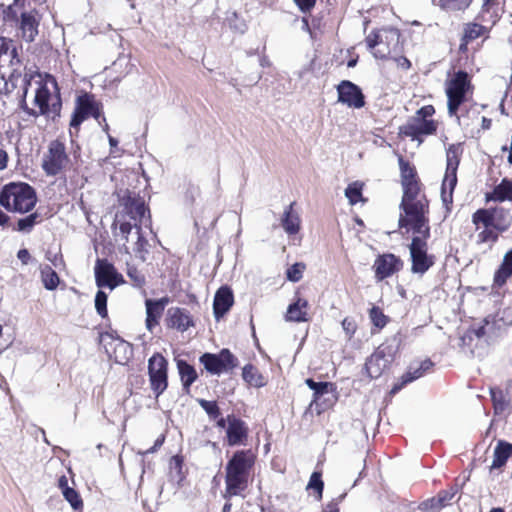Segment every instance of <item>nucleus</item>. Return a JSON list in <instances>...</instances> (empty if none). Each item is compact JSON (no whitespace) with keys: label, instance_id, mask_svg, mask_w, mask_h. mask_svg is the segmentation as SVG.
<instances>
[{"label":"nucleus","instance_id":"f257e3e1","mask_svg":"<svg viewBox=\"0 0 512 512\" xmlns=\"http://www.w3.org/2000/svg\"><path fill=\"white\" fill-rule=\"evenodd\" d=\"M21 62L13 40L0 38V93H11L19 85L24 87V96L30 82L22 78Z\"/></svg>","mask_w":512,"mask_h":512},{"label":"nucleus","instance_id":"f03ea898","mask_svg":"<svg viewBox=\"0 0 512 512\" xmlns=\"http://www.w3.org/2000/svg\"><path fill=\"white\" fill-rule=\"evenodd\" d=\"M37 203L35 189L24 182H11L0 190V205L8 212L25 214Z\"/></svg>","mask_w":512,"mask_h":512},{"label":"nucleus","instance_id":"7ed1b4c3","mask_svg":"<svg viewBox=\"0 0 512 512\" xmlns=\"http://www.w3.org/2000/svg\"><path fill=\"white\" fill-rule=\"evenodd\" d=\"M400 32L396 28L372 31L365 39L366 45L376 59H387L399 51Z\"/></svg>","mask_w":512,"mask_h":512},{"label":"nucleus","instance_id":"20e7f679","mask_svg":"<svg viewBox=\"0 0 512 512\" xmlns=\"http://www.w3.org/2000/svg\"><path fill=\"white\" fill-rule=\"evenodd\" d=\"M399 344L400 341L398 338L393 337L381 344L367 359L365 367L371 378L380 377L382 373L389 368L398 352Z\"/></svg>","mask_w":512,"mask_h":512},{"label":"nucleus","instance_id":"39448f33","mask_svg":"<svg viewBox=\"0 0 512 512\" xmlns=\"http://www.w3.org/2000/svg\"><path fill=\"white\" fill-rule=\"evenodd\" d=\"M470 87L468 74L464 71L455 73L454 77L446 84L448 114L451 117H455L458 124L461 123V118L457 112L460 105L466 100Z\"/></svg>","mask_w":512,"mask_h":512},{"label":"nucleus","instance_id":"423d86ee","mask_svg":"<svg viewBox=\"0 0 512 512\" xmlns=\"http://www.w3.org/2000/svg\"><path fill=\"white\" fill-rule=\"evenodd\" d=\"M461 153L460 144H452L446 151V171L441 186V199L446 206L453 201V191L457 184V169Z\"/></svg>","mask_w":512,"mask_h":512},{"label":"nucleus","instance_id":"0eeeda50","mask_svg":"<svg viewBox=\"0 0 512 512\" xmlns=\"http://www.w3.org/2000/svg\"><path fill=\"white\" fill-rule=\"evenodd\" d=\"M472 221L476 225L477 231L481 226H491L495 230L503 232L510 227L512 217L510 212L503 208L479 209L473 214Z\"/></svg>","mask_w":512,"mask_h":512},{"label":"nucleus","instance_id":"6e6552de","mask_svg":"<svg viewBox=\"0 0 512 512\" xmlns=\"http://www.w3.org/2000/svg\"><path fill=\"white\" fill-rule=\"evenodd\" d=\"M69 157L62 142L54 140L49 144L48 151L44 154L42 168L49 176L59 174L68 164Z\"/></svg>","mask_w":512,"mask_h":512},{"label":"nucleus","instance_id":"1a4fd4ad","mask_svg":"<svg viewBox=\"0 0 512 512\" xmlns=\"http://www.w3.org/2000/svg\"><path fill=\"white\" fill-rule=\"evenodd\" d=\"M411 272L425 274L435 263V257L428 254V245L418 238H412L409 245Z\"/></svg>","mask_w":512,"mask_h":512},{"label":"nucleus","instance_id":"9d476101","mask_svg":"<svg viewBox=\"0 0 512 512\" xmlns=\"http://www.w3.org/2000/svg\"><path fill=\"white\" fill-rule=\"evenodd\" d=\"M167 360L159 353L154 354L148 362L151 389L158 398L167 388Z\"/></svg>","mask_w":512,"mask_h":512},{"label":"nucleus","instance_id":"9b49d317","mask_svg":"<svg viewBox=\"0 0 512 512\" xmlns=\"http://www.w3.org/2000/svg\"><path fill=\"white\" fill-rule=\"evenodd\" d=\"M94 272L98 288L108 287L110 290H113L118 285L124 283L123 276L106 259H97Z\"/></svg>","mask_w":512,"mask_h":512},{"label":"nucleus","instance_id":"f8f14e48","mask_svg":"<svg viewBox=\"0 0 512 512\" xmlns=\"http://www.w3.org/2000/svg\"><path fill=\"white\" fill-rule=\"evenodd\" d=\"M89 116L98 118L99 112L94 97L85 93L77 98L76 107L70 121V127L78 129L80 124Z\"/></svg>","mask_w":512,"mask_h":512},{"label":"nucleus","instance_id":"ddd939ff","mask_svg":"<svg viewBox=\"0 0 512 512\" xmlns=\"http://www.w3.org/2000/svg\"><path fill=\"white\" fill-rule=\"evenodd\" d=\"M403 267V261L392 253L379 255L373 264L375 278L382 281L399 272Z\"/></svg>","mask_w":512,"mask_h":512},{"label":"nucleus","instance_id":"4468645a","mask_svg":"<svg viewBox=\"0 0 512 512\" xmlns=\"http://www.w3.org/2000/svg\"><path fill=\"white\" fill-rule=\"evenodd\" d=\"M338 101L352 108H362L365 105L361 89L351 81L343 80L337 86Z\"/></svg>","mask_w":512,"mask_h":512},{"label":"nucleus","instance_id":"2eb2a0df","mask_svg":"<svg viewBox=\"0 0 512 512\" xmlns=\"http://www.w3.org/2000/svg\"><path fill=\"white\" fill-rule=\"evenodd\" d=\"M436 128V123L433 120L413 117L400 128V132L405 136L411 137L412 140H417L420 144L422 142L420 137L433 134Z\"/></svg>","mask_w":512,"mask_h":512},{"label":"nucleus","instance_id":"dca6fc26","mask_svg":"<svg viewBox=\"0 0 512 512\" xmlns=\"http://www.w3.org/2000/svg\"><path fill=\"white\" fill-rule=\"evenodd\" d=\"M255 462V455L251 450H240L234 453L226 465V470L235 474L249 477V472Z\"/></svg>","mask_w":512,"mask_h":512},{"label":"nucleus","instance_id":"f3484780","mask_svg":"<svg viewBox=\"0 0 512 512\" xmlns=\"http://www.w3.org/2000/svg\"><path fill=\"white\" fill-rule=\"evenodd\" d=\"M507 322H504L503 319L497 320L495 316H488L484 318L482 321L474 323L468 331V336L471 338L475 336L476 338H482L484 336H494L497 331L502 329Z\"/></svg>","mask_w":512,"mask_h":512},{"label":"nucleus","instance_id":"a211bd4d","mask_svg":"<svg viewBox=\"0 0 512 512\" xmlns=\"http://www.w3.org/2000/svg\"><path fill=\"white\" fill-rule=\"evenodd\" d=\"M433 367V362L430 359H425L421 362L412 363L409 369L401 377V382L397 383L391 389V393L395 394L400 391L406 384L422 377L427 371Z\"/></svg>","mask_w":512,"mask_h":512},{"label":"nucleus","instance_id":"6ab92c4d","mask_svg":"<svg viewBox=\"0 0 512 512\" xmlns=\"http://www.w3.org/2000/svg\"><path fill=\"white\" fill-rule=\"evenodd\" d=\"M400 207L403 209L405 215L400 219H414L421 217H428L429 204L426 197H420L417 200L401 202Z\"/></svg>","mask_w":512,"mask_h":512},{"label":"nucleus","instance_id":"aec40b11","mask_svg":"<svg viewBox=\"0 0 512 512\" xmlns=\"http://www.w3.org/2000/svg\"><path fill=\"white\" fill-rule=\"evenodd\" d=\"M399 226L409 227V229L414 234L413 238H418L424 241V243H427V240L430 238V226L428 217L399 219Z\"/></svg>","mask_w":512,"mask_h":512},{"label":"nucleus","instance_id":"412c9836","mask_svg":"<svg viewBox=\"0 0 512 512\" xmlns=\"http://www.w3.org/2000/svg\"><path fill=\"white\" fill-rule=\"evenodd\" d=\"M226 490L223 495L225 499H230L232 496L241 495L248 486V478L241 474H235L226 470L225 476Z\"/></svg>","mask_w":512,"mask_h":512},{"label":"nucleus","instance_id":"4be33fe9","mask_svg":"<svg viewBox=\"0 0 512 512\" xmlns=\"http://www.w3.org/2000/svg\"><path fill=\"white\" fill-rule=\"evenodd\" d=\"M126 214L134 221L143 223L147 208L140 197L127 195L122 198Z\"/></svg>","mask_w":512,"mask_h":512},{"label":"nucleus","instance_id":"5701e85b","mask_svg":"<svg viewBox=\"0 0 512 512\" xmlns=\"http://www.w3.org/2000/svg\"><path fill=\"white\" fill-rule=\"evenodd\" d=\"M38 87L36 89L34 102L39 107V114L49 115L51 112L56 113L60 109V103H53L52 107L49 106V100L51 97L49 89L37 82Z\"/></svg>","mask_w":512,"mask_h":512},{"label":"nucleus","instance_id":"b1692460","mask_svg":"<svg viewBox=\"0 0 512 512\" xmlns=\"http://www.w3.org/2000/svg\"><path fill=\"white\" fill-rule=\"evenodd\" d=\"M247 437V427L245 423L235 418L234 416H228V427H227V438L230 446L240 444L243 439Z\"/></svg>","mask_w":512,"mask_h":512},{"label":"nucleus","instance_id":"393cba45","mask_svg":"<svg viewBox=\"0 0 512 512\" xmlns=\"http://www.w3.org/2000/svg\"><path fill=\"white\" fill-rule=\"evenodd\" d=\"M168 326L179 331H186L193 325L189 312L182 308H170L168 310Z\"/></svg>","mask_w":512,"mask_h":512},{"label":"nucleus","instance_id":"a878e982","mask_svg":"<svg viewBox=\"0 0 512 512\" xmlns=\"http://www.w3.org/2000/svg\"><path fill=\"white\" fill-rule=\"evenodd\" d=\"M309 303L306 299L298 297L291 303L286 312L285 319L289 322H307Z\"/></svg>","mask_w":512,"mask_h":512},{"label":"nucleus","instance_id":"bb28decb","mask_svg":"<svg viewBox=\"0 0 512 512\" xmlns=\"http://www.w3.org/2000/svg\"><path fill=\"white\" fill-rule=\"evenodd\" d=\"M39 20L32 12H23L20 20L22 38L27 42H33L38 35Z\"/></svg>","mask_w":512,"mask_h":512},{"label":"nucleus","instance_id":"cd10ccee","mask_svg":"<svg viewBox=\"0 0 512 512\" xmlns=\"http://www.w3.org/2000/svg\"><path fill=\"white\" fill-rule=\"evenodd\" d=\"M233 304V293L228 287H221L215 294L213 309L216 318L223 316Z\"/></svg>","mask_w":512,"mask_h":512},{"label":"nucleus","instance_id":"c85d7f7f","mask_svg":"<svg viewBox=\"0 0 512 512\" xmlns=\"http://www.w3.org/2000/svg\"><path fill=\"white\" fill-rule=\"evenodd\" d=\"M456 491H441L436 497L429 498L419 505V509L422 512H434L440 511L443 507H445L449 501L453 499Z\"/></svg>","mask_w":512,"mask_h":512},{"label":"nucleus","instance_id":"c756f323","mask_svg":"<svg viewBox=\"0 0 512 512\" xmlns=\"http://www.w3.org/2000/svg\"><path fill=\"white\" fill-rule=\"evenodd\" d=\"M512 276V248L508 250L502 260L501 265L494 274L493 284L502 287Z\"/></svg>","mask_w":512,"mask_h":512},{"label":"nucleus","instance_id":"7c9ffc66","mask_svg":"<svg viewBox=\"0 0 512 512\" xmlns=\"http://www.w3.org/2000/svg\"><path fill=\"white\" fill-rule=\"evenodd\" d=\"M294 204L295 203L293 202L286 207L281 218V225L284 231L289 235H295L300 230L301 221L298 213L293 210Z\"/></svg>","mask_w":512,"mask_h":512},{"label":"nucleus","instance_id":"2f4dec72","mask_svg":"<svg viewBox=\"0 0 512 512\" xmlns=\"http://www.w3.org/2000/svg\"><path fill=\"white\" fill-rule=\"evenodd\" d=\"M512 454V444L500 440L498 441L494 453H493V461L490 469H499L503 467Z\"/></svg>","mask_w":512,"mask_h":512},{"label":"nucleus","instance_id":"473e14b6","mask_svg":"<svg viewBox=\"0 0 512 512\" xmlns=\"http://www.w3.org/2000/svg\"><path fill=\"white\" fill-rule=\"evenodd\" d=\"M178 372L186 392L189 391L190 386L195 382L198 375L194 367L184 360H177Z\"/></svg>","mask_w":512,"mask_h":512},{"label":"nucleus","instance_id":"72a5a7b5","mask_svg":"<svg viewBox=\"0 0 512 512\" xmlns=\"http://www.w3.org/2000/svg\"><path fill=\"white\" fill-rule=\"evenodd\" d=\"M490 199L494 201L504 202L512 201V180L504 178L495 186Z\"/></svg>","mask_w":512,"mask_h":512},{"label":"nucleus","instance_id":"f704fd0d","mask_svg":"<svg viewBox=\"0 0 512 512\" xmlns=\"http://www.w3.org/2000/svg\"><path fill=\"white\" fill-rule=\"evenodd\" d=\"M146 306V328L152 332L153 328L158 325L159 319L162 316V308L161 306L156 307L154 303H152V299H147L145 301Z\"/></svg>","mask_w":512,"mask_h":512},{"label":"nucleus","instance_id":"c9c22d12","mask_svg":"<svg viewBox=\"0 0 512 512\" xmlns=\"http://www.w3.org/2000/svg\"><path fill=\"white\" fill-rule=\"evenodd\" d=\"M243 379L251 386L263 387L266 384L264 376L253 365H246L242 371Z\"/></svg>","mask_w":512,"mask_h":512},{"label":"nucleus","instance_id":"e433bc0d","mask_svg":"<svg viewBox=\"0 0 512 512\" xmlns=\"http://www.w3.org/2000/svg\"><path fill=\"white\" fill-rule=\"evenodd\" d=\"M200 362L211 374L219 375L224 372L218 354L205 353L200 357Z\"/></svg>","mask_w":512,"mask_h":512},{"label":"nucleus","instance_id":"4c0bfd02","mask_svg":"<svg viewBox=\"0 0 512 512\" xmlns=\"http://www.w3.org/2000/svg\"><path fill=\"white\" fill-rule=\"evenodd\" d=\"M483 229L476 235V243L478 245L487 244L491 248L498 240V233L491 226H482Z\"/></svg>","mask_w":512,"mask_h":512},{"label":"nucleus","instance_id":"58836bf2","mask_svg":"<svg viewBox=\"0 0 512 512\" xmlns=\"http://www.w3.org/2000/svg\"><path fill=\"white\" fill-rule=\"evenodd\" d=\"M41 277L44 287L47 290H54L59 284V277L57 273L48 265L41 269Z\"/></svg>","mask_w":512,"mask_h":512},{"label":"nucleus","instance_id":"ea45409f","mask_svg":"<svg viewBox=\"0 0 512 512\" xmlns=\"http://www.w3.org/2000/svg\"><path fill=\"white\" fill-rule=\"evenodd\" d=\"M485 32V27L477 24V23H470L467 24L464 30V36L463 40L465 43L461 44V49L470 41H473L480 36H482Z\"/></svg>","mask_w":512,"mask_h":512},{"label":"nucleus","instance_id":"a19ab883","mask_svg":"<svg viewBox=\"0 0 512 512\" xmlns=\"http://www.w3.org/2000/svg\"><path fill=\"white\" fill-rule=\"evenodd\" d=\"M403 186V197L401 202H407L411 200L420 199V197H426L424 194L420 192V187L418 181L416 182H408Z\"/></svg>","mask_w":512,"mask_h":512},{"label":"nucleus","instance_id":"79ce46f5","mask_svg":"<svg viewBox=\"0 0 512 512\" xmlns=\"http://www.w3.org/2000/svg\"><path fill=\"white\" fill-rule=\"evenodd\" d=\"M362 189L363 184L358 181L349 184L348 187L345 189V196L347 197L351 205H355L363 200Z\"/></svg>","mask_w":512,"mask_h":512},{"label":"nucleus","instance_id":"37998d69","mask_svg":"<svg viewBox=\"0 0 512 512\" xmlns=\"http://www.w3.org/2000/svg\"><path fill=\"white\" fill-rule=\"evenodd\" d=\"M399 166L402 185L407 184L408 182L417 181L415 169L409 164V162L404 161L402 157L399 158Z\"/></svg>","mask_w":512,"mask_h":512},{"label":"nucleus","instance_id":"c03bdc74","mask_svg":"<svg viewBox=\"0 0 512 512\" xmlns=\"http://www.w3.org/2000/svg\"><path fill=\"white\" fill-rule=\"evenodd\" d=\"M218 357L224 372L229 371L238 365L237 358L228 349H222L219 352Z\"/></svg>","mask_w":512,"mask_h":512},{"label":"nucleus","instance_id":"a18cd8bd","mask_svg":"<svg viewBox=\"0 0 512 512\" xmlns=\"http://www.w3.org/2000/svg\"><path fill=\"white\" fill-rule=\"evenodd\" d=\"M39 218L37 212L31 213L28 216L21 218L17 221V230L24 233L32 231Z\"/></svg>","mask_w":512,"mask_h":512},{"label":"nucleus","instance_id":"49530a36","mask_svg":"<svg viewBox=\"0 0 512 512\" xmlns=\"http://www.w3.org/2000/svg\"><path fill=\"white\" fill-rule=\"evenodd\" d=\"M115 223H119V231L122 235V240L124 241V244L128 242V236L131 233L132 229L136 228V231H138V228H140L138 222L134 221V223H131L129 221L122 220L119 215L116 216Z\"/></svg>","mask_w":512,"mask_h":512},{"label":"nucleus","instance_id":"de8ad7c7","mask_svg":"<svg viewBox=\"0 0 512 512\" xmlns=\"http://www.w3.org/2000/svg\"><path fill=\"white\" fill-rule=\"evenodd\" d=\"M472 0H439L440 6L445 10H464L471 4Z\"/></svg>","mask_w":512,"mask_h":512},{"label":"nucleus","instance_id":"09e8293b","mask_svg":"<svg viewBox=\"0 0 512 512\" xmlns=\"http://www.w3.org/2000/svg\"><path fill=\"white\" fill-rule=\"evenodd\" d=\"M305 383L307 386L314 391V401H317L320 396L328 392V382H315L313 379H306Z\"/></svg>","mask_w":512,"mask_h":512},{"label":"nucleus","instance_id":"8fccbe9b","mask_svg":"<svg viewBox=\"0 0 512 512\" xmlns=\"http://www.w3.org/2000/svg\"><path fill=\"white\" fill-rule=\"evenodd\" d=\"M137 234V242L135 247V253L136 255L142 260L145 261L148 251V241L141 235V228H138V231H136Z\"/></svg>","mask_w":512,"mask_h":512},{"label":"nucleus","instance_id":"3c124183","mask_svg":"<svg viewBox=\"0 0 512 512\" xmlns=\"http://www.w3.org/2000/svg\"><path fill=\"white\" fill-rule=\"evenodd\" d=\"M63 496L70 503L71 507L74 510L82 509L83 501L76 490H74L73 488L65 489V491H63Z\"/></svg>","mask_w":512,"mask_h":512},{"label":"nucleus","instance_id":"603ef678","mask_svg":"<svg viewBox=\"0 0 512 512\" xmlns=\"http://www.w3.org/2000/svg\"><path fill=\"white\" fill-rule=\"evenodd\" d=\"M107 294L102 291L98 290L95 296V309L97 313L102 317H107Z\"/></svg>","mask_w":512,"mask_h":512},{"label":"nucleus","instance_id":"864d4df0","mask_svg":"<svg viewBox=\"0 0 512 512\" xmlns=\"http://www.w3.org/2000/svg\"><path fill=\"white\" fill-rule=\"evenodd\" d=\"M199 405L208 414L210 419H217L220 415V409L215 401H208L205 399L198 400Z\"/></svg>","mask_w":512,"mask_h":512},{"label":"nucleus","instance_id":"5fc2aeb1","mask_svg":"<svg viewBox=\"0 0 512 512\" xmlns=\"http://www.w3.org/2000/svg\"><path fill=\"white\" fill-rule=\"evenodd\" d=\"M370 319L374 326L383 328L387 324V317L383 314L379 307L373 306L369 313Z\"/></svg>","mask_w":512,"mask_h":512},{"label":"nucleus","instance_id":"6e6d98bb","mask_svg":"<svg viewBox=\"0 0 512 512\" xmlns=\"http://www.w3.org/2000/svg\"><path fill=\"white\" fill-rule=\"evenodd\" d=\"M226 21L231 29L238 33H244L246 30V24L238 19V15L236 12H231L230 15L226 17Z\"/></svg>","mask_w":512,"mask_h":512},{"label":"nucleus","instance_id":"4d7b16f0","mask_svg":"<svg viewBox=\"0 0 512 512\" xmlns=\"http://www.w3.org/2000/svg\"><path fill=\"white\" fill-rule=\"evenodd\" d=\"M127 275L135 286L142 287L145 284V276L136 267L128 265Z\"/></svg>","mask_w":512,"mask_h":512},{"label":"nucleus","instance_id":"13d9d810","mask_svg":"<svg viewBox=\"0 0 512 512\" xmlns=\"http://www.w3.org/2000/svg\"><path fill=\"white\" fill-rule=\"evenodd\" d=\"M305 265L302 263H295L287 269V278L292 282H298L302 278Z\"/></svg>","mask_w":512,"mask_h":512},{"label":"nucleus","instance_id":"bf43d9fd","mask_svg":"<svg viewBox=\"0 0 512 512\" xmlns=\"http://www.w3.org/2000/svg\"><path fill=\"white\" fill-rule=\"evenodd\" d=\"M323 481L321 480V475L318 472H314L311 477L310 481L308 483V488L314 489L318 492L319 496L322 495L323 491Z\"/></svg>","mask_w":512,"mask_h":512},{"label":"nucleus","instance_id":"052dcab7","mask_svg":"<svg viewBox=\"0 0 512 512\" xmlns=\"http://www.w3.org/2000/svg\"><path fill=\"white\" fill-rule=\"evenodd\" d=\"M301 12H309L316 3V0H293Z\"/></svg>","mask_w":512,"mask_h":512},{"label":"nucleus","instance_id":"680f3d73","mask_svg":"<svg viewBox=\"0 0 512 512\" xmlns=\"http://www.w3.org/2000/svg\"><path fill=\"white\" fill-rule=\"evenodd\" d=\"M342 327H343V330L346 332V334L351 337L355 331H356V325H355V322L349 318H345L343 321H342Z\"/></svg>","mask_w":512,"mask_h":512},{"label":"nucleus","instance_id":"e2e57ef3","mask_svg":"<svg viewBox=\"0 0 512 512\" xmlns=\"http://www.w3.org/2000/svg\"><path fill=\"white\" fill-rule=\"evenodd\" d=\"M435 110L432 105H427L420 108L414 117H421L422 119H427L434 114Z\"/></svg>","mask_w":512,"mask_h":512},{"label":"nucleus","instance_id":"0e129e2a","mask_svg":"<svg viewBox=\"0 0 512 512\" xmlns=\"http://www.w3.org/2000/svg\"><path fill=\"white\" fill-rule=\"evenodd\" d=\"M394 60L404 70H408L411 67L410 61L404 56L395 57Z\"/></svg>","mask_w":512,"mask_h":512},{"label":"nucleus","instance_id":"69168bd1","mask_svg":"<svg viewBox=\"0 0 512 512\" xmlns=\"http://www.w3.org/2000/svg\"><path fill=\"white\" fill-rule=\"evenodd\" d=\"M18 259L24 264H28L31 256L27 249H20L17 253Z\"/></svg>","mask_w":512,"mask_h":512},{"label":"nucleus","instance_id":"338daca9","mask_svg":"<svg viewBox=\"0 0 512 512\" xmlns=\"http://www.w3.org/2000/svg\"><path fill=\"white\" fill-rule=\"evenodd\" d=\"M8 154L5 150L0 149V170H4L7 167Z\"/></svg>","mask_w":512,"mask_h":512},{"label":"nucleus","instance_id":"774afa93","mask_svg":"<svg viewBox=\"0 0 512 512\" xmlns=\"http://www.w3.org/2000/svg\"><path fill=\"white\" fill-rule=\"evenodd\" d=\"M152 303H154V306H156V307L161 306L162 311H164L165 306L169 303V298L168 297H163V298L158 299V300H152Z\"/></svg>","mask_w":512,"mask_h":512}]
</instances>
